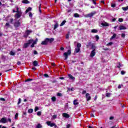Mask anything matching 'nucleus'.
Here are the masks:
<instances>
[{"label": "nucleus", "mask_w": 128, "mask_h": 128, "mask_svg": "<svg viewBox=\"0 0 128 128\" xmlns=\"http://www.w3.org/2000/svg\"><path fill=\"white\" fill-rule=\"evenodd\" d=\"M33 42H34V40L32 39L28 40V42L24 44V48H28L30 44H32Z\"/></svg>", "instance_id": "obj_1"}, {"label": "nucleus", "mask_w": 128, "mask_h": 128, "mask_svg": "<svg viewBox=\"0 0 128 128\" xmlns=\"http://www.w3.org/2000/svg\"><path fill=\"white\" fill-rule=\"evenodd\" d=\"M46 124H48L50 128H52L54 126V128H58V126H56L54 123H52L50 121H48L46 122Z\"/></svg>", "instance_id": "obj_2"}, {"label": "nucleus", "mask_w": 128, "mask_h": 128, "mask_svg": "<svg viewBox=\"0 0 128 128\" xmlns=\"http://www.w3.org/2000/svg\"><path fill=\"white\" fill-rule=\"evenodd\" d=\"M72 54V51L70 50H68V52H64V60H68V56Z\"/></svg>", "instance_id": "obj_3"}, {"label": "nucleus", "mask_w": 128, "mask_h": 128, "mask_svg": "<svg viewBox=\"0 0 128 128\" xmlns=\"http://www.w3.org/2000/svg\"><path fill=\"white\" fill-rule=\"evenodd\" d=\"M14 26L16 28L20 26V22L19 20L16 21L14 23Z\"/></svg>", "instance_id": "obj_4"}, {"label": "nucleus", "mask_w": 128, "mask_h": 128, "mask_svg": "<svg viewBox=\"0 0 128 128\" xmlns=\"http://www.w3.org/2000/svg\"><path fill=\"white\" fill-rule=\"evenodd\" d=\"M32 30H26L24 34V38H28V36L30 34Z\"/></svg>", "instance_id": "obj_5"}, {"label": "nucleus", "mask_w": 128, "mask_h": 128, "mask_svg": "<svg viewBox=\"0 0 128 128\" xmlns=\"http://www.w3.org/2000/svg\"><path fill=\"white\" fill-rule=\"evenodd\" d=\"M0 122H2V124H6L8 122V120L6 118H2L0 120Z\"/></svg>", "instance_id": "obj_6"}, {"label": "nucleus", "mask_w": 128, "mask_h": 128, "mask_svg": "<svg viewBox=\"0 0 128 128\" xmlns=\"http://www.w3.org/2000/svg\"><path fill=\"white\" fill-rule=\"evenodd\" d=\"M96 14V12H91L90 14H87L86 17L87 18H92V16H94V14Z\"/></svg>", "instance_id": "obj_7"}, {"label": "nucleus", "mask_w": 128, "mask_h": 128, "mask_svg": "<svg viewBox=\"0 0 128 128\" xmlns=\"http://www.w3.org/2000/svg\"><path fill=\"white\" fill-rule=\"evenodd\" d=\"M55 24H54V30H56L58 28V22L57 21H54Z\"/></svg>", "instance_id": "obj_8"}, {"label": "nucleus", "mask_w": 128, "mask_h": 128, "mask_svg": "<svg viewBox=\"0 0 128 128\" xmlns=\"http://www.w3.org/2000/svg\"><path fill=\"white\" fill-rule=\"evenodd\" d=\"M86 101L88 102V100H90L92 99V97H90V94L86 93Z\"/></svg>", "instance_id": "obj_9"}, {"label": "nucleus", "mask_w": 128, "mask_h": 128, "mask_svg": "<svg viewBox=\"0 0 128 128\" xmlns=\"http://www.w3.org/2000/svg\"><path fill=\"white\" fill-rule=\"evenodd\" d=\"M48 40H46V38L44 40V41H42L41 42V44H42V46H46L48 45Z\"/></svg>", "instance_id": "obj_10"}, {"label": "nucleus", "mask_w": 128, "mask_h": 128, "mask_svg": "<svg viewBox=\"0 0 128 128\" xmlns=\"http://www.w3.org/2000/svg\"><path fill=\"white\" fill-rule=\"evenodd\" d=\"M94 56H96V50H93L90 53V56H91V58H94Z\"/></svg>", "instance_id": "obj_11"}, {"label": "nucleus", "mask_w": 128, "mask_h": 128, "mask_svg": "<svg viewBox=\"0 0 128 128\" xmlns=\"http://www.w3.org/2000/svg\"><path fill=\"white\" fill-rule=\"evenodd\" d=\"M46 40L48 42H50V44H52V42H54V38H46Z\"/></svg>", "instance_id": "obj_12"}, {"label": "nucleus", "mask_w": 128, "mask_h": 128, "mask_svg": "<svg viewBox=\"0 0 128 128\" xmlns=\"http://www.w3.org/2000/svg\"><path fill=\"white\" fill-rule=\"evenodd\" d=\"M1 60H3L4 62H6V56L4 54H2Z\"/></svg>", "instance_id": "obj_13"}, {"label": "nucleus", "mask_w": 128, "mask_h": 128, "mask_svg": "<svg viewBox=\"0 0 128 128\" xmlns=\"http://www.w3.org/2000/svg\"><path fill=\"white\" fill-rule=\"evenodd\" d=\"M62 116H64V118H70V114L66 113H63Z\"/></svg>", "instance_id": "obj_14"}, {"label": "nucleus", "mask_w": 128, "mask_h": 128, "mask_svg": "<svg viewBox=\"0 0 128 128\" xmlns=\"http://www.w3.org/2000/svg\"><path fill=\"white\" fill-rule=\"evenodd\" d=\"M22 16V13H17L15 14V18H20Z\"/></svg>", "instance_id": "obj_15"}, {"label": "nucleus", "mask_w": 128, "mask_h": 128, "mask_svg": "<svg viewBox=\"0 0 128 128\" xmlns=\"http://www.w3.org/2000/svg\"><path fill=\"white\" fill-rule=\"evenodd\" d=\"M34 66H38V62L37 60H34L32 62Z\"/></svg>", "instance_id": "obj_16"}, {"label": "nucleus", "mask_w": 128, "mask_h": 128, "mask_svg": "<svg viewBox=\"0 0 128 128\" xmlns=\"http://www.w3.org/2000/svg\"><path fill=\"white\" fill-rule=\"evenodd\" d=\"M119 28L120 30H126V27L124 26H120L119 27Z\"/></svg>", "instance_id": "obj_17"}, {"label": "nucleus", "mask_w": 128, "mask_h": 128, "mask_svg": "<svg viewBox=\"0 0 128 128\" xmlns=\"http://www.w3.org/2000/svg\"><path fill=\"white\" fill-rule=\"evenodd\" d=\"M32 10V8L31 7H28L25 12L26 14H28V12H31Z\"/></svg>", "instance_id": "obj_18"}, {"label": "nucleus", "mask_w": 128, "mask_h": 128, "mask_svg": "<svg viewBox=\"0 0 128 128\" xmlns=\"http://www.w3.org/2000/svg\"><path fill=\"white\" fill-rule=\"evenodd\" d=\"M102 26H108L109 24L108 23L105 22L104 23H102L101 24Z\"/></svg>", "instance_id": "obj_19"}, {"label": "nucleus", "mask_w": 128, "mask_h": 128, "mask_svg": "<svg viewBox=\"0 0 128 128\" xmlns=\"http://www.w3.org/2000/svg\"><path fill=\"white\" fill-rule=\"evenodd\" d=\"M80 48H78V47H76L75 48V52H76V54H78V52H80Z\"/></svg>", "instance_id": "obj_20"}, {"label": "nucleus", "mask_w": 128, "mask_h": 128, "mask_svg": "<svg viewBox=\"0 0 128 128\" xmlns=\"http://www.w3.org/2000/svg\"><path fill=\"white\" fill-rule=\"evenodd\" d=\"M66 20H64L60 24V26H62L66 24Z\"/></svg>", "instance_id": "obj_21"}, {"label": "nucleus", "mask_w": 128, "mask_h": 128, "mask_svg": "<svg viewBox=\"0 0 128 128\" xmlns=\"http://www.w3.org/2000/svg\"><path fill=\"white\" fill-rule=\"evenodd\" d=\"M77 104H78V100H74V106H77Z\"/></svg>", "instance_id": "obj_22"}, {"label": "nucleus", "mask_w": 128, "mask_h": 128, "mask_svg": "<svg viewBox=\"0 0 128 128\" xmlns=\"http://www.w3.org/2000/svg\"><path fill=\"white\" fill-rule=\"evenodd\" d=\"M91 46H92V49L94 50H96V46H94V44H91Z\"/></svg>", "instance_id": "obj_23"}, {"label": "nucleus", "mask_w": 128, "mask_h": 128, "mask_svg": "<svg viewBox=\"0 0 128 128\" xmlns=\"http://www.w3.org/2000/svg\"><path fill=\"white\" fill-rule=\"evenodd\" d=\"M22 4H30L29 1L28 0H23L22 1Z\"/></svg>", "instance_id": "obj_24"}, {"label": "nucleus", "mask_w": 128, "mask_h": 128, "mask_svg": "<svg viewBox=\"0 0 128 128\" xmlns=\"http://www.w3.org/2000/svg\"><path fill=\"white\" fill-rule=\"evenodd\" d=\"M91 32H92L93 34H96V32H98V30L96 29H92L91 30Z\"/></svg>", "instance_id": "obj_25"}, {"label": "nucleus", "mask_w": 128, "mask_h": 128, "mask_svg": "<svg viewBox=\"0 0 128 128\" xmlns=\"http://www.w3.org/2000/svg\"><path fill=\"white\" fill-rule=\"evenodd\" d=\"M74 88H68V92H74Z\"/></svg>", "instance_id": "obj_26"}, {"label": "nucleus", "mask_w": 128, "mask_h": 128, "mask_svg": "<svg viewBox=\"0 0 128 128\" xmlns=\"http://www.w3.org/2000/svg\"><path fill=\"white\" fill-rule=\"evenodd\" d=\"M36 128H42V124H38L36 126Z\"/></svg>", "instance_id": "obj_27"}, {"label": "nucleus", "mask_w": 128, "mask_h": 128, "mask_svg": "<svg viewBox=\"0 0 128 128\" xmlns=\"http://www.w3.org/2000/svg\"><path fill=\"white\" fill-rule=\"evenodd\" d=\"M78 48H82V44L80 43H77V47Z\"/></svg>", "instance_id": "obj_28"}, {"label": "nucleus", "mask_w": 128, "mask_h": 128, "mask_svg": "<svg viewBox=\"0 0 128 128\" xmlns=\"http://www.w3.org/2000/svg\"><path fill=\"white\" fill-rule=\"evenodd\" d=\"M68 76L70 80H74V76H72V74H68Z\"/></svg>", "instance_id": "obj_29"}, {"label": "nucleus", "mask_w": 128, "mask_h": 128, "mask_svg": "<svg viewBox=\"0 0 128 128\" xmlns=\"http://www.w3.org/2000/svg\"><path fill=\"white\" fill-rule=\"evenodd\" d=\"M122 10H124L125 12L128 10V6H127L126 7H122Z\"/></svg>", "instance_id": "obj_30"}, {"label": "nucleus", "mask_w": 128, "mask_h": 128, "mask_svg": "<svg viewBox=\"0 0 128 128\" xmlns=\"http://www.w3.org/2000/svg\"><path fill=\"white\" fill-rule=\"evenodd\" d=\"M116 34H114L110 38V40H114V38H116Z\"/></svg>", "instance_id": "obj_31"}, {"label": "nucleus", "mask_w": 128, "mask_h": 128, "mask_svg": "<svg viewBox=\"0 0 128 128\" xmlns=\"http://www.w3.org/2000/svg\"><path fill=\"white\" fill-rule=\"evenodd\" d=\"M74 18H80V14H78V13H76L74 14Z\"/></svg>", "instance_id": "obj_32"}, {"label": "nucleus", "mask_w": 128, "mask_h": 128, "mask_svg": "<svg viewBox=\"0 0 128 128\" xmlns=\"http://www.w3.org/2000/svg\"><path fill=\"white\" fill-rule=\"evenodd\" d=\"M33 112H34V110H32V109H29L28 110V114H32Z\"/></svg>", "instance_id": "obj_33"}, {"label": "nucleus", "mask_w": 128, "mask_h": 128, "mask_svg": "<svg viewBox=\"0 0 128 128\" xmlns=\"http://www.w3.org/2000/svg\"><path fill=\"white\" fill-rule=\"evenodd\" d=\"M52 102H56V96H52Z\"/></svg>", "instance_id": "obj_34"}, {"label": "nucleus", "mask_w": 128, "mask_h": 128, "mask_svg": "<svg viewBox=\"0 0 128 128\" xmlns=\"http://www.w3.org/2000/svg\"><path fill=\"white\" fill-rule=\"evenodd\" d=\"M34 80V79H32V78H28V79L26 80H25V82H32V80Z\"/></svg>", "instance_id": "obj_35"}, {"label": "nucleus", "mask_w": 128, "mask_h": 128, "mask_svg": "<svg viewBox=\"0 0 128 128\" xmlns=\"http://www.w3.org/2000/svg\"><path fill=\"white\" fill-rule=\"evenodd\" d=\"M66 40H68L70 38V32L66 35Z\"/></svg>", "instance_id": "obj_36"}, {"label": "nucleus", "mask_w": 128, "mask_h": 128, "mask_svg": "<svg viewBox=\"0 0 128 128\" xmlns=\"http://www.w3.org/2000/svg\"><path fill=\"white\" fill-rule=\"evenodd\" d=\"M40 8H42V4H40L39 5V12L40 14H42V10L40 9Z\"/></svg>", "instance_id": "obj_37"}, {"label": "nucleus", "mask_w": 128, "mask_h": 128, "mask_svg": "<svg viewBox=\"0 0 128 128\" xmlns=\"http://www.w3.org/2000/svg\"><path fill=\"white\" fill-rule=\"evenodd\" d=\"M10 56H14V54H16V53L12 51H10Z\"/></svg>", "instance_id": "obj_38"}, {"label": "nucleus", "mask_w": 128, "mask_h": 128, "mask_svg": "<svg viewBox=\"0 0 128 128\" xmlns=\"http://www.w3.org/2000/svg\"><path fill=\"white\" fill-rule=\"evenodd\" d=\"M18 113H16L15 114V120L18 119Z\"/></svg>", "instance_id": "obj_39"}, {"label": "nucleus", "mask_w": 128, "mask_h": 128, "mask_svg": "<svg viewBox=\"0 0 128 128\" xmlns=\"http://www.w3.org/2000/svg\"><path fill=\"white\" fill-rule=\"evenodd\" d=\"M36 42H38L37 39H36V40H35L34 41V40H33V42H32V44H36Z\"/></svg>", "instance_id": "obj_40"}, {"label": "nucleus", "mask_w": 128, "mask_h": 128, "mask_svg": "<svg viewBox=\"0 0 128 128\" xmlns=\"http://www.w3.org/2000/svg\"><path fill=\"white\" fill-rule=\"evenodd\" d=\"M92 46V42H89L88 43V44L86 45V48H88V46Z\"/></svg>", "instance_id": "obj_41"}, {"label": "nucleus", "mask_w": 128, "mask_h": 128, "mask_svg": "<svg viewBox=\"0 0 128 128\" xmlns=\"http://www.w3.org/2000/svg\"><path fill=\"white\" fill-rule=\"evenodd\" d=\"M28 16L30 18H32V12H30L28 13Z\"/></svg>", "instance_id": "obj_42"}, {"label": "nucleus", "mask_w": 128, "mask_h": 128, "mask_svg": "<svg viewBox=\"0 0 128 128\" xmlns=\"http://www.w3.org/2000/svg\"><path fill=\"white\" fill-rule=\"evenodd\" d=\"M121 36L122 38H126V34L122 33L121 34Z\"/></svg>", "instance_id": "obj_43"}, {"label": "nucleus", "mask_w": 128, "mask_h": 128, "mask_svg": "<svg viewBox=\"0 0 128 128\" xmlns=\"http://www.w3.org/2000/svg\"><path fill=\"white\" fill-rule=\"evenodd\" d=\"M118 20V22H124V19L122 18H119Z\"/></svg>", "instance_id": "obj_44"}, {"label": "nucleus", "mask_w": 128, "mask_h": 128, "mask_svg": "<svg viewBox=\"0 0 128 128\" xmlns=\"http://www.w3.org/2000/svg\"><path fill=\"white\" fill-rule=\"evenodd\" d=\"M57 96H62V93L58 92L57 94Z\"/></svg>", "instance_id": "obj_45"}, {"label": "nucleus", "mask_w": 128, "mask_h": 128, "mask_svg": "<svg viewBox=\"0 0 128 128\" xmlns=\"http://www.w3.org/2000/svg\"><path fill=\"white\" fill-rule=\"evenodd\" d=\"M16 12H17V14H22V12H20V10H18V8H16Z\"/></svg>", "instance_id": "obj_46"}, {"label": "nucleus", "mask_w": 128, "mask_h": 128, "mask_svg": "<svg viewBox=\"0 0 128 128\" xmlns=\"http://www.w3.org/2000/svg\"><path fill=\"white\" fill-rule=\"evenodd\" d=\"M118 64V65L117 66V68H120V67L122 66L120 62H119Z\"/></svg>", "instance_id": "obj_47"}, {"label": "nucleus", "mask_w": 128, "mask_h": 128, "mask_svg": "<svg viewBox=\"0 0 128 128\" xmlns=\"http://www.w3.org/2000/svg\"><path fill=\"white\" fill-rule=\"evenodd\" d=\"M37 116H42V112H37Z\"/></svg>", "instance_id": "obj_48"}, {"label": "nucleus", "mask_w": 128, "mask_h": 128, "mask_svg": "<svg viewBox=\"0 0 128 128\" xmlns=\"http://www.w3.org/2000/svg\"><path fill=\"white\" fill-rule=\"evenodd\" d=\"M106 96L107 98H110V93H107V94H106Z\"/></svg>", "instance_id": "obj_49"}, {"label": "nucleus", "mask_w": 128, "mask_h": 128, "mask_svg": "<svg viewBox=\"0 0 128 128\" xmlns=\"http://www.w3.org/2000/svg\"><path fill=\"white\" fill-rule=\"evenodd\" d=\"M0 100H2V102H6V99L4 98H0Z\"/></svg>", "instance_id": "obj_50"}, {"label": "nucleus", "mask_w": 128, "mask_h": 128, "mask_svg": "<svg viewBox=\"0 0 128 128\" xmlns=\"http://www.w3.org/2000/svg\"><path fill=\"white\" fill-rule=\"evenodd\" d=\"M95 38H96V40H100V36H98V35H96L95 36Z\"/></svg>", "instance_id": "obj_51"}, {"label": "nucleus", "mask_w": 128, "mask_h": 128, "mask_svg": "<svg viewBox=\"0 0 128 128\" xmlns=\"http://www.w3.org/2000/svg\"><path fill=\"white\" fill-rule=\"evenodd\" d=\"M10 23L12 24H14V18H10Z\"/></svg>", "instance_id": "obj_52"}, {"label": "nucleus", "mask_w": 128, "mask_h": 128, "mask_svg": "<svg viewBox=\"0 0 128 128\" xmlns=\"http://www.w3.org/2000/svg\"><path fill=\"white\" fill-rule=\"evenodd\" d=\"M126 74V72L124 70L121 71V74L124 75Z\"/></svg>", "instance_id": "obj_53"}, {"label": "nucleus", "mask_w": 128, "mask_h": 128, "mask_svg": "<svg viewBox=\"0 0 128 128\" xmlns=\"http://www.w3.org/2000/svg\"><path fill=\"white\" fill-rule=\"evenodd\" d=\"M21 102H22V99H20V98L18 99V104H20Z\"/></svg>", "instance_id": "obj_54"}, {"label": "nucleus", "mask_w": 128, "mask_h": 128, "mask_svg": "<svg viewBox=\"0 0 128 128\" xmlns=\"http://www.w3.org/2000/svg\"><path fill=\"white\" fill-rule=\"evenodd\" d=\"M38 110V107L36 106L34 108V112H36Z\"/></svg>", "instance_id": "obj_55"}, {"label": "nucleus", "mask_w": 128, "mask_h": 128, "mask_svg": "<svg viewBox=\"0 0 128 128\" xmlns=\"http://www.w3.org/2000/svg\"><path fill=\"white\" fill-rule=\"evenodd\" d=\"M66 128H70V124H68L66 126Z\"/></svg>", "instance_id": "obj_56"}, {"label": "nucleus", "mask_w": 128, "mask_h": 128, "mask_svg": "<svg viewBox=\"0 0 128 128\" xmlns=\"http://www.w3.org/2000/svg\"><path fill=\"white\" fill-rule=\"evenodd\" d=\"M34 54H38V51L34 50Z\"/></svg>", "instance_id": "obj_57"}, {"label": "nucleus", "mask_w": 128, "mask_h": 128, "mask_svg": "<svg viewBox=\"0 0 128 128\" xmlns=\"http://www.w3.org/2000/svg\"><path fill=\"white\" fill-rule=\"evenodd\" d=\"M6 26H10V23L6 22L5 24Z\"/></svg>", "instance_id": "obj_58"}, {"label": "nucleus", "mask_w": 128, "mask_h": 128, "mask_svg": "<svg viewBox=\"0 0 128 128\" xmlns=\"http://www.w3.org/2000/svg\"><path fill=\"white\" fill-rule=\"evenodd\" d=\"M57 116L56 115H53L52 116V118L54 120H55V118H56Z\"/></svg>", "instance_id": "obj_59"}, {"label": "nucleus", "mask_w": 128, "mask_h": 128, "mask_svg": "<svg viewBox=\"0 0 128 128\" xmlns=\"http://www.w3.org/2000/svg\"><path fill=\"white\" fill-rule=\"evenodd\" d=\"M112 8H116V4H111Z\"/></svg>", "instance_id": "obj_60"}, {"label": "nucleus", "mask_w": 128, "mask_h": 128, "mask_svg": "<svg viewBox=\"0 0 128 128\" xmlns=\"http://www.w3.org/2000/svg\"><path fill=\"white\" fill-rule=\"evenodd\" d=\"M30 48H34V44L33 43H32V44L30 46Z\"/></svg>", "instance_id": "obj_61"}, {"label": "nucleus", "mask_w": 128, "mask_h": 128, "mask_svg": "<svg viewBox=\"0 0 128 128\" xmlns=\"http://www.w3.org/2000/svg\"><path fill=\"white\" fill-rule=\"evenodd\" d=\"M97 99H98V95H96L94 100H96Z\"/></svg>", "instance_id": "obj_62"}, {"label": "nucleus", "mask_w": 128, "mask_h": 128, "mask_svg": "<svg viewBox=\"0 0 128 128\" xmlns=\"http://www.w3.org/2000/svg\"><path fill=\"white\" fill-rule=\"evenodd\" d=\"M112 42H110L108 44V46H112Z\"/></svg>", "instance_id": "obj_63"}, {"label": "nucleus", "mask_w": 128, "mask_h": 128, "mask_svg": "<svg viewBox=\"0 0 128 128\" xmlns=\"http://www.w3.org/2000/svg\"><path fill=\"white\" fill-rule=\"evenodd\" d=\"M103 50H108V48H103Z\"/></svg>", "instance_id": "obj_64"}]
</instances>
